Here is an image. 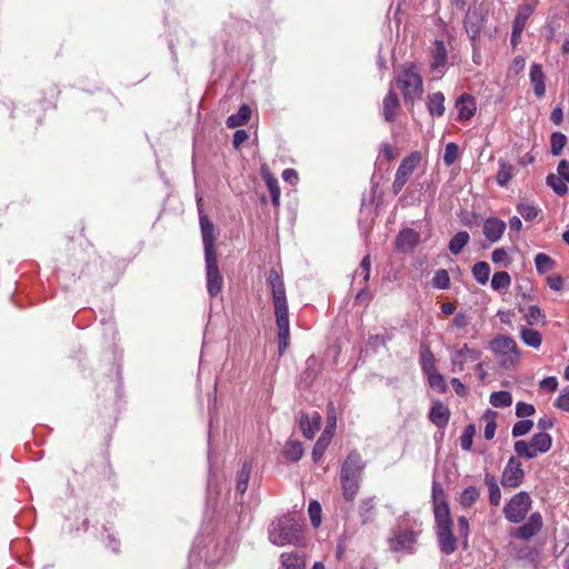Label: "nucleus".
Here are the masks:
<instances>
[{
	"mask_svg": "<svg viewBox=\"0 0 569 569\" xmlns=\"http://www.w3.org/2000/svg\"><path fill=\"white\" fill-rule=\"evenodd\" d=\"M267 284L269 286L272 295L274 317L278 327L279 353L282 355L289 345V310L284 282L282 276L276 268L269 270L267 276Z\"/></svg>",
	"mask_w": 569,
	"mask_h": 569,
	"instance_id": "nucleus-1",
	"label": "nucleus"
},
{
	"mask_svg": "<svg viewBox=\"0 0 569 569\" xmlns=\"http://www.w3.org/2000/svg\"><path fill=\"white\" fill-rule=\"evenodd\" d=\"M365 467L366 462L357 451L349 452L345 459L340 471V483L346 501L352 502L358 495Z\"/></svg>",
	"mask_w": 569,
	"mask_h": 569,
	"instance_id": "nucleus-2",
	"label": "nucleus"
},
{
	"mask_svg": "<svg viewBox=\"0 0 569 569\" xmlns=\"http://www.w3.org/2000/svg\"><path fill=\"white\" fill-rule=\"evenodd\" d=\"M302 525L292 513L274 518L268 527V539L272 545H297L300 540Z\"/></svg>",
	"mask_w": 569,
	"mask_h": 569,
	"instance_id": "nucleus-3",
	"label": "nucleus"
},
{
	"mask_svg": "<svg viewBox=\"0 0 569 569\" xmlns=\"http://www.w3.org/2000/svg\"><path fill=\"white\" fill-rule=\"evenodd\" d=\"M396 83L401 90L407 104H413L415 101L421 98L423 82L415 66H403L396 78Z\"/></svg>",
	"mask_w": 569,
	"mask_h": 569,
	"instance_id": "nucleus-4",
	"label": "nucleus"
},
{
	"mask_svg": "<svg viewBox=\"0 0 569 569\" xmlns=\"http://www.w3.org/2000/svg\"><path fill=\"white\" fill-rule=\"evenodd\" d=\"M490 350L493 352L498 363L505 369L513 368L520 359L517 342L509 336H496L490 342Z\"/></svg>",
	"mask_w": 569,
	"mask_h": 569,
	"instance_id": "nucleus-5",
	"label": "nucleus"
},
{
	"mask_svg": "<svg viewBox=\"0 0 569 569\" xmlns=\"http://www.w3.org/2000/svg\"><path fill=\"white\" fill-rule=\"evenodd\" d=\"M552 438L547 432H538L532 436L530 442L525 440H517L513 445L515 452L527 459H533L539 453H546L550 450Z\"/></svg>",
	"mask_w": 569,
	"mask_h": 569,
	"instance_id": "nucleus-6",
	"label": "nucleus"
},
{
	"mask_svg": "<svg viewBox=\"0 0 569 569\" xmlns=\"http://www.w3.org/2000/svg\"><path fill=\"white\" fill-rule=\"evenodd\" d=\"M532 500L528 492L515 495L503 507L505 518L512 523L521 522L530 510Z\"/></svg>",
	"mask_w": 569,
	"mask_h": 569,
	"instance_id": "nucleus-7",
	"label": "nucleus"
},
{
	"mask_svg": "<svg viewBox=\"0 0 569 569\" xmlns=\"http://www.w3.org/2000/svg\"><path fill=\"white\" fill-rule=\"evenodd\" d=\"M437 528V540L439 549L445 555H451L457 550V539L452 533L451 516L435 518Z\"/></svg>",
	"mask_w": 569,
	"mask_h": 569,
	"instance_id": "nucleus-8",
	"label": "nucleus"
},
{
	"mask_svg": "<svg viewBox=\"0 0 569 569\" xmlns=\"http://www.w3.org/2000/svg\"><path fill=\"white\" fill-rule=\"evenodd\" d=\"M206 286L210 297H217L222 289L223 278L218 267L217 254L204 256Z\"/></svg>",
	"mask_w": 569,
	"mask_h": 569,
	"instance_id": "nucleus-9",
	"label": "nucleus"
},
{
	"mask_svg": "<svg viewBox=\"0 0 569 569\" xmlns=\"http://www.w3.org/2000/svg\"><path fill=\"white\" fill-rule=\"evenodd\" d=\"M525 478V472L521 468V462L515 458L511 457L501 475V485L505 488H517L519 487Z\"/></svg>",
	"mask_w": 569,
	"mask_h": 569,
	"instance_id": "nucleus-10",
	"label": "nucleus"
},
{
	"mask_svg": "<svg viewBox=\"0 0 569 569\" xmlns=\"http://www.w3.org/2000/svg\"><path fill=\"white\" fill-rule=\"evenodd\" d=\"M480 357L481 352L479 350L469 348L467 343H465L459 349H453L450 353L452 372H461L468 361H477L480 359Z\"/></svg>",
	"mask_w": 569,
	"mask_h": 569,
	"instance_id": "nucleus-11",
	"label": "nucleus"
},
{
	"mask_svg": "<svg viewBox=\"0 0 569 569\" xmlns=\"http://www.w3.org/2000/svg\"><path fill=\"white\" fill-rule=\"evenodd\" d=\"M200 229L203 242L204 256L217 254L214 249V226L210 219L199 209Z\"/></svg>",
	"mask_w": 569,
	"mask_h": 569,
	"instance_id": "nucleus-12",
	"label": "nucleus"
},
{
	"mask_svg": "<svg viewBox=\"0 0 569 569\" xmlns=\"http://www.w3.org/2000/svg\"><path fill=\"white\" fill-rule=\"evenodd\" d=\"M543 521L540 512H532L528 520L517 529L516 537L522 540H529L536 536L542 528Z\"/></svg>",
	"mask_w": 569,
	"mask_h": 569,
	"instance_id": "nucleus-13",
	"label": "nucleus"
},
{
	"mask_svg": "<svg viewBox=\"0 0 569 569\" xmlns=\"http://www.w3.org/2000/svg\"><path fill=\"white\" fill-rule=\"evenodd\" d=\"M431 497H432L435 518H442L446 516H451L449 506L447 503L446 493L443 491V488L437 481L432 482Z\"/></svg>",
	"mask_w": 569,
	"mask_h": 569,
	"instance_id": "nucleus-14",
	"label": "nucleus"
},
{
	"mask_svg": "<svg viewBox=\"0 0 569 569\" xmlns=\"http://www.w3.org/2000/svg\"><path fill=\"white\" fill-rule=\"evenodd\" d=\"M506 222L496 217H489L483 222V236L491 242H498L506 231Z\"/></svg>",
	"mask_w": 569,
	"mask_h": 569,
	"instance_id": "nucleus-15",
	"label": "nucleus"
},
{
	"mask_svg": "<svg viewBox=\"0 0 569 569\" xmlns=\"http://www.w3.org/2000/svg\"><path fill=\"white\" fill-rule=\"evenodd\" d=\"M400 110V100L395 92V90L390 89L387 96L382 101V116L387 122H393L397 119L398 112Z\"/></svg>",
	"mask_w": 569,
	"mask_h": 569,
	"instance_id": "nucleus-16",
	"label": "nucleus"
},
{
	"mask_svg": "<svg viewBox=\"0 0 569 569\" xmlns=\"http://www.w3.org/2000/svg\"><path fill=\"white\" fill-rule=\"evenodd\" d=\"M456 108L458 110V119L466 121L471 119L476 113V102L471 94L462 93L456 101Z\"/></svg>",
	"mask_w": 569,
	"mask_h": 569,
	"instance_id": "nucleus-17",
	"label": "nucleus"
},
{
	"mask_svg": "<svg viewBox=\"0 0 569 569\" xmlns=\"http://www.w3.org/2000/svg\"><path fill=\"white\" fill-rule=\"evenodd\" d=\"M420 241V234L413 229L407 228L399 232L396 246L398 250L407 252L411 251Z\"/></svg>",
	"mask_w": 569,
	"mask_h": 569,
	"instance_id": "nucleus-18",
	"label": "nucleus"
},
{
	"mask_svg": "<svg viewBox=\"0 0 569 569\" xmlns=\"http://www.w3.org/2000/svg\"><path fill=\"white\" fill-rule=\"evenodd\" d=\"M447 63V49L442 41H436L435 48L431 54L430 68L439 77L443 73V68Z\"/></svg>",
	"mask_w": 569,
	"mask_h": 569,
	"instance_id": "nucleus-19",
	"label": "nucleus"
},
{
	"mask_svg": "<svg viewBox=\"0 0 569 569\" xmlns=\"http://www.w3.org/2000/svg\"><path fill=\"white\" fill-rule=\"evenodd\" d=\"M299 423L303 436L307 439H312L320 428L321 416L318 412H315L312 417H309L307 413H301Z\"/></svg>",
	"mask_w": 569,
	"mask_h": 569,
	"instance_id": "nucleus-20",
	"label": "nucleus"
},
{
	"mask_svg": "<svg viewBox=\"0 0 569 569\" xmlns=\"http://www.w3.org/2000/svg\"><path fill=\"white\" fill-rule=\"evenodd\" d=\"M358 515L362 525H368L376 519V498L368 497L360 500L358 506Z\"/></svg>",
	"mask_w": 569,
	"mask_h": 569,
	"instance_id": "nucleus-21",
	"label": "nucleus"
},
{
	"mask_svg": "<svg viewBox=\"0 0 569 569\" xmlns=\"http://www.w3.org/2000/svg\"><path fill=\"white\" fill-rule=\"evenodd\" d=\"M529 78L533 86V92H535L536 97L542 98L546 93V84H545L546 76L543 73L541 64L533 63L530 67Z\"/></svg>",
	"mask_w": 569,
	"mask_h": 569,
	"instance_id": "nucleus-22",
	"label": "nucleus"
},
{
	"mask_svg": "<svg viewBox=\"0 0 569 569\" xmlns=\"http://www.w3.org/2000/svg\"><path fill=\"white\" fill-rule=\"evenodd\" d=\"M450 411L448 407H446L441 401L433 402L429 412L430 421L438 428H443L448 425Z\"/></svg>",
	"mask_w": 569,
	"mask_h": 569,
	"instance_id": "nucleus-23",
	"label": "nucleus"
},
{
	"mask_svg": "<svg viewBox=\"0 0 569 569\" xmlns=\"http://www.w3.org/2000/svg\"><path fill=\"white\" fill-rule=\"evenodd\" d=\"M421 154L417 151L411 152L409 156L402 159L396 174L408 180L412 172L420 163Z\"/></svg>",
	"mask_w": 569,
	"mask_h": 569,
	"instance_id": "nucleus-24",
	"label": "nucleus"
},
{
	"mask_svg": "<svg viewBox=\"0 0 569 569\" xmlns=\"http://www.w3.org/2000/svg\"><path fill=\"white\" fill-rule=\"evenodd\" d=\"M426 104L430 116L440 118L445 114L446 107L445 96L442 92L438 91L428 94Z\"/></svg>",
	"mask_w": 569,
	"mask_h": 569,
	"instance_id": "nucleus-25",
	"label": "nucleus"
},
{
	"mask_svg": "<svg viewBox=\"0 0 569 569\" xmlns=\"http://www.w3.org/2000/svg\"><path fill=\"white\" fill-rule=\"evenodd\" d=\"M251 116V109L247 104H242L238 112L234 114H231L227 118V126L231 129L242 127L244 126L249 120Z\"/></svg>",
	"mask_w": 569,
	"mask_h": 569,
	"instance_id": "nucleus-26",
	"label": "nucleus"
},
{
	"mask_svg": "<svg viewBox=\"0 0 569 569\" xmlns=\"http://www.w3.org/2000/svg\"><path fill=\"white\" fill-rule=\"evenodd\" d=\"M251 473V462L246 460L237 475L236 492L242 496L248 489V482Z\"/></svg>",
	"mask_w": 569,
	"mask_h": 569,
	"instance_id": "nucleus-27",
	"label": "nucleus"
},
{
	"mask_svg": "<svg viewBox=\"0 0 569 569\" xmlns=\"http://www.w3.org/2000/svg\"><path fill=\"white\" fill-rule=\"evenodd\" d=\"M535 10V4H523L518 14L516 16L515 22H513V31H512V40L515 39V36L517 33H520L526 24L527 19L531 16V13Z\"/></svg>",
	"mask_w": 569,
	"mask_h": 569,
	"instance_id": "nucleus-28",
	"label": "nucleus"
},
{
	"mask_svg": "<svg viewBox=\"0 0 569 569\" xmlns=\"http://www.w3.org/2000/svg\"><path fill=\"white\" fill-rule=\"evenodd\" d=\"M331 440V433L328 430H325V432L319 437V439L316 441L313 448H312V460L315 462H318L323 457L329 443Z\"/></svg>",
	"mask_w": 569,
	"mask_h": 569,
	"instance_id": "nucleus-29",
	"label": "nucleus"
},
{
	"mask_svg": "<svg viewBox=\"0 0 569 569\" xmlns=\"http://www.w3.org/2000/svg\"><path fill=\"white\" fill-rule=\"evenodd\" d=\"M485 483L488 487L490 505L498 506L501 500V491L498 486L496 477L490 473H486Z\"/></svg>",
	"mask_w": 569,
	"mask_h": 569,
	"instance_id": "nucleus-30",
	"label": "nucleus"
},
{
	"mask_svg": "<svg viewBox=\"0 0 569 569\" xmlns=\"http://www.w3.org/2000/svg\"><path fill=\"white\" fill-rule=\"evenodd\" d=\"M469 240L470 237L467 231H459L450 239L448 249L452 254H459Z\"/></svg>",
	"mask_w": 569,
	"mask_h": 569,
	"instance_id": "nucleus-31",
	"label": "nucleus"
},
{
	"mask_svg": "<svg viewBox=\"0 0 569 569\" xmlns=\"http://www.w3.org/2000/svg\"><path fill=\"white\" fill-rule=\"evenodd\" d=\"M395 541H396L395 548L397 550H411L412 546L417 541L416 533L411 530L401 531L396 536Z\"/></svg>",
	"mask_w": 569,
	"mask_h": 569,
	"instance_id": "nucleus-32",
	"label": "nucleus"
},
{
	"mask_svg": "<svg viewBox=\"0 0 569 569\" xmlns=\"http://www.w3.org/2000/svg\"><path fill=\"white\" fill-rule=\"evenodd\" d=\"M420 365L426 376L437 371L435 356L428 347L421 348Z\"/></svg>",
	"mask_w": 569,
	"mask_h": 569,
	"instance_id": "nucleus-33",
	"label": "nucleus"
},
{
	"mask_svg": "<svg viewBox=\"0 0 569 569\" xmlns=\"http://www.w3.org/2000/svg\"><path fill=\"white\" fill-rule=\"evenodd\" d=\"M520 338L527 346L538 349L541 346L542 337L539 331L529 328L520 330Z\"/></svg>",
	"mask_w": 569,
	"mask_h": 569,
	"instance_id": "nucleus-34",
	"label": "nucleus"
},
{
	"mask_svg": "<svg viewBox=\"0 0 569 569\" xmlns=\"http://www.w3.org/2000/svg\"><path fill=\"white\" fill-rule=\"evenodd\" d=\"M515 174V167L503 160H499V170L497 173V183L506 187Z\"/></svg>",
	"mask_w": 569,
	"mask_h": 569,
	"instance_id": "nucleus-35",
	"label": "nucleus"
},
{
	"mask_svg": "<svg viewBox=\"0 0 569 569\" xmlns=\"http://www.w3.org/2000/svg\"><path fill=\"white\" fill-rule=\"evenodd\" d=\"M471 272L478 283L486 284L490 276V266L486 261H479L473 264Z\"/></svg>",
	"mask_w": 569,
	"mask_h": 569,
	"instance_id": "nucleus-36",
	"label": "nucleus"
},
{
	"mask_svg": "<svg viewBox=\"0 0 569 569\" xmlns=\"http://www.w3.org/2000/svg\"><path fill=\"white\" fill-rule=\"evenodd\" d=\"M283 455L291 461H299L303 456V447L299 441H288L286 443Z\"/></svg>",
	"mask_w": 569,
	"mask_h": 569,
	"instance_id": "nucleus-37",
	"label": "nucleus"
},
{
	"mask_svg": "<svg viewBox=\"0 0 569 569\" xmlns=\"http://www.w3.org/2000/svg\"><path fill=\"white\" fill-rule=\"evenodd\" d=\"M489 401L495 408H506L511 406L512 396L509 391H496L490 395Z\"/></svg>",
	"mask_w": 569,
	"mask_h": 569,
	"instance_id": "nucleus-38",
	"label": "nucleus"
},
{
	"mask_svg": "<svg viewBox=\"0 0 569 569\" xmlns=\"http://www.w3.org/2000/svg\"><path fill=\"white\" fill-rule=\"evenodd\" d=\"M281 565L283 569H302L303 560L296 552H284L281 555Z\"/></svg>",
	"mask_w": 569,
	"mask_h": 569,
	"instance_id": "nucleus-39",
	"label": "nucleus"
},
{
	"mask_svg": "<svg viewBox=\"0 0 569 569\" xmlns=\"http://www.w3.org/2000/svg\"><path fill=\"white\" fill-rule=\"evenodd\" d=\"M511 284V278L507 271L495 272L491 279V288L496 291L506 290Z\"/></svg>",
	"mask_w": 569,
	"mask_h": 569,
	"instance_id": "nucleus-40",
	"label": "nucleus"
},
{
	"mask_svg": "<svg viewBox=\"0 0 569 569\" xmlns=\"http://www.w3.org/2000/svg\"><path fill=\"white\" fill-rule=\"evenodd\" d=\"M546 182L558 196H565L568 192V182H566L563 179L559 178L555 173L548 174Z\"/></svg>",
	"mask_w": 569,
	"mask_h": 569,
	"instance_id": "nucleus-41",
	"label": "nucleus"
},
{
	"mask_svg": "<svg viewBox=\"0 0 569 569\" xmlns=\"http://www.w3.org/2000/svg\"><path fill=\"white\" fill-rule=\"evenodd\" d=\"M535 264L538 273L543 274L552 270L555 261L546 253H537L535 257Z\"/></svg>",
	"mask_w": 569,
	"mask_h": 569,
	"instance_id": "nucleus-42",
	"label": "nucleus"
},
{
	"mask_svg": "<svg viewBox=\"0 0 569 569\" xmlns=\"http://www.w3.org/2000/svg\"><path fill=\"white\" fill-rule=\"evenodd\" d=\"M517 211L521 214V217L527 221H532L536 219L540 212V209L530 202H520L517 206Z\"/></svg>",
	"mask_w": 569,
	"mask_h": 569,
	"instance_id": "nucleus-43",
	"label": "nucleus"
},
{
	"mask_svg": "<svg viewBox=\"0 0 569 569\" xmlns=\"http://www.w3.org/2000/svg\"><path fill=\"white\" fill-rule=\"evenodd\" d=\"M479 496V490L476 487L470 486L462 491L460 496V503L463 508H470L478 500Z\"/></svg>",
	"mask_w": 569,
	"mask_h": 569,
	"instance_id": "nucleus-44",
	"label": "nucleus"
},
{
	"mask_svg": "<svg viewBox=\"0 0 569 569\" xmlns=\"http://www.w3.org/2000/svg\"><path fill=\"white\" fill-rule=\"evenodd\" d=\"M432 287L437 289H448L450 286V277L446 269H439L436 271L432 280Z\"/></svg>",
	"mask_w": 569,
	"mask_h": 569,
	"instance_id": "nucleus-45",
	"label": "nucleus"
},
{
	"mask_svg": "<svg viewBox=\"0 0 569 569\" xmlns=\"http://www.w3.org/2000/svg\"><path fill=\"white\" fill-rule=\"evenodd\" d=\"M371 261L369 256H365L360 262L359 268L355 271V279L361 278L363 283L370 279Z\"/></svg>",
	"mask_w": 569,
	"mask_h": 569,
	"instance_id": "nucleus-46",
	"label": "nucleus"
},
{
	"mask_svg": "<svg viewBox=\"0 0 569 569\" xmlns=\"http://www.w3.org/2000/svg\"><path fill=\"white\" fill-rule=\"evenodd\" d=\"M551 153L559 156L567 143V137L561 132H553L550 138Z\"/></svg>",
	"mask_w": 569,
	"mask_h": 569,
	"instance_id": "nucleus-47",
	"label": "nucleus"
},
{
	"mask_svg": "<svg viewBox=\"0 0 569 569\" xmlns=\"http://www.w3.org/2000/svg\"><path fill=\"white\" fill-rule=\"evenodd\" d=\"M459 157V148L458 144L455 142L447 143L445 148V154H443V163L447 167L452 166Z\"/></svg>",
	"mask_w": 569,
	"mask_h": 569,
	"instance_id": "nucleus-48",
	"label": "nucleus"
},
{
	"mask_svg": "<svg viewBox=\"0 0 569 569\" xmlns=\"http://www.w3.org/2000/svg\"><path fill=\"white\" fill-rule=\"evenodd\" d=\"M476 433V428L473 425H468L461 437H460V446L463 450L469 451L472 447V440Z\"/></svg>",
	"mask_w": 569,
	"mask_h": 569,
	"instance_id": "nucleus-49",
	"label": "nucleus"
},
{
	"mask_svg": "<svg viewBox=\"0 0 569 569\" xmlns=\"http://www.w3.org/2000/svg\"><path fill=\"white\" fill-rule=\"evenodd\" d=\"M308 513L310 521L315 528L321 523V506L318 501L311 500L308 507Z\"/></svg>",
	"mask_w": 569,
	"mask_h": 569,
	"instance_id": "nucleus-50",
	"label": "nucleus"
},
{
	"mask_svg": "<svg viewBox=\"0 0 569 569\" xmlns=\"http://www.w3.org/2000/svg\"><path fill=\"white\" fill-rule=\"evenodd\" d=\"M427 377H428L429 386L432 389H436L440 392L446 391L447 385H446L445 378L441 373H439L438 371H435L432 373L427 375Z\"/></svg>",
	"mask_w": 569,
	"mask_h": 569,
	"instance_id": "nucleus-51",
	"label": "nucleus"
},
{
	"mask_svg": "<svg viewBox=\"0 0 569 569\" xmlns=\"http://www.w3.org/2000/svg\"><path fill=\"white\" fill-rule=\"evenodd\" d=\"M533 427V422L531 420L525 419L516 422L512 427L511 433L512 437L518 438L527 435L531 428Z\"/></svg>",
	"mask_w": 569,
	"mask_h": 569,
	"instance_id": "nucleus-52",
	"label": "nucleus"
},
{
	"mask_svg": "<svg viewBox=\"0 0 569 569\" xmlns=\"http://www.w3.org/2000/svg\"><path fill=\"white\" fill-rule=\"evenodd\" d=\"M523 316L530 326L538 323L539 319L545 318L538 306H529Z\"/></svg>",
	"mask_w": 569,
	"mask_h": 569,
	"instance_id": "nucleus-53",
	"label": "nucleus"
},
{
	"mask_svg": "<svg viewBox=\"0 0 569 569\" xmlns=\"http://www.w3.org/2000/svg\"><path fill=\"white\" fill-rule=\"evenodd\" d=\"M266 183H267L268 190L270 192L272 203L274 206H278L279 201H280V188H279L277 179H274L273 177L270 176L266 179Z\"/></svg>",
	"mask_w": 569,
	"mask_h": 569,
	"instance_id": "nucleus-54",
	"label": "nucleus"
},
{
	"mask_svg": "<svg viewBox=\"0 0 569 569\" xmlns=\"http://www.w3.org/2000/svg\"><path fill=\"white\" fill-rule=\"evenodd\" d=\"M535 413V407L527 402H518L516 405V416L519 418H527Z\"/></svg>",
	"mask_w": 569,
	"mask_h": 569,
	"instance_id": "nucleus-55",
	"label": "nucleus"
},
{
	"mask_svg": "<svg viewBox=\"0 0 569 569\" xmlns=\"http://www.w3.org/2000/svg\"><path fill=\"white\" fill-rule=\"evenodd\" d=\"M489 413L492 415V418L489 421H487L485 431H483V436L487 440H491L495 437L496 429H497V423L495 420L496 413L489 410L485 417H487Z\"/></svg>",
	"mask_w": 569,
	"mask_h": 569,
	"instance_id": "nucleus-56",
	"label": "nucleus"
},
{
	"mask_svg": "<svg viewBox=\"0 0 569 569\" xmlns=\"http://www.w3.org/2000/svg\"><path fill=\"white\" fill-rule=\"evenodd\" d=\"M470 322V317L465 312H458L452 319L450 328L463 329Z\"/></svg>",
	"mask_w": 569,
	"mask_h": 569,
	"instance_id": "nucleus-57",
	"label": "nucleus"
},
{
	"mask_svg": "<svg viewBox=\"0 0 569 569\" xmlns=\"http://www.w3.org/2000/svg\"><path fill=\"white\" fill-rule=\"evenodd\" d=\"M556 407L569 412V386L566 387L558 396Z\"/></svg>",
	"mask_w": 569,
	"mask_h": 569,
	"instance_id": "nucleus-58",
	"label": "nucleus"
},
{
	"mask_svg": "<svg viewBox=\"0 0 569 569\" xmlns=\"http://www.w3.org/2000/svg\"><path fill=\"white\" fill-rule=\"evenodd\" d=\"M547 284L551 290L560 291L563 288V279L561 276L555 274L547 278Z\"/></svg>",
	"mask_w": 569,
	"mask_h": 569,
	"instance_id": "nucleus-59",
	"label": "nucleus"
},
{
	"mask_svg": "<svg viewBox=\"0 0 569 569\" xmlns=\"http://www.w3.org/2000/svg\"><path fill=\"white\" fill-rule=\"evenodd\" d=\"M249 138V134L246 130L239 129L233 133V140L232 144L236 149H239L241 144L247 141Z\"/></svg>",
	"mask_w": 569,
	"mask_h": 569,
	"instance_id": "nucleus-60",
	"label": "nucleus"
},
{
	"mask_svg": "<svg viewBox=\"0 0 569 569\" xmlns=\"http://www.w3.org/2000/svg\"><path fill=\"white\" fill-rule=\"evenodd\" d=\"M540 388L553 392L558 388V380L556 377H547L540 381Z\"/></svg>",
	"mask_w": 569,
	"mask_h": 569,
	"instance_id": "nucleus-61",
	"label": "nucleus"
},
{
	"mask_svg": "<svg viewBox=\"0 0 569 569\" xmlns=\"http://www.w3.org/2000/svg\"><path fill=\"white\" fill-rule=\"evenodd\" d=\"M491 260L495 263H502L508 261V252L503 248H496L491 253Z\"/></svg>",
	"mask_w": 569,
	"mask_h": 569,
	"instance_id": "nucleus-62",
	"label": "nucleus"
},
{
	"mask_svg": "<svg viewBox=\"0 0 569 569\" xmlns=\"http://www.w3.org/2000/svg\"><path fill=\"white\" fill-rule=\"evenodd\" d=\"M458 531L459 536L467 540L469 535V522L465 516L458 518Z\"/></svg>",
	"mask_w": 569,
	"mask_h": 569,
	"instance_id": "nucleus-63",
	"label": "nucleus"
},
{
	"mask_svg": "<svg viewBox=\"0 0 569 569\" xmlns=\"http://www.w3.org/2000/svg\"><path fill=\"white\" fill-rule=\"evenodd\" d=\"M558 177L569 183V162L561 160L557 167Z\"/></svg>",
	"mask_w": 569,
	"mask_h": 569,
	"instance_id": "nucleus-64",
	"label": "nucleus"
}]
</instances>
